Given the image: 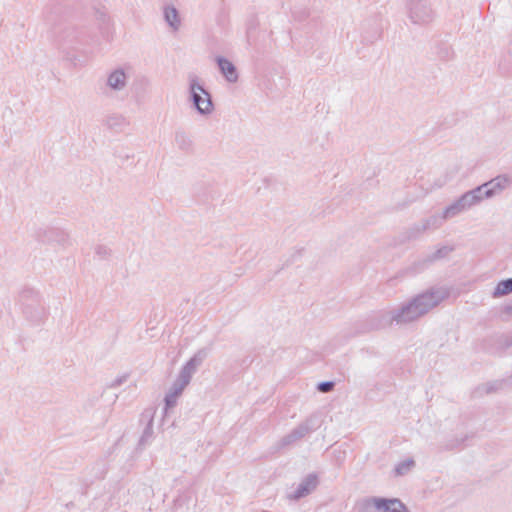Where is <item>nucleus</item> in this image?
Instances as JSON below:
<instances>
[{
    "instance_id": "1",
    "label": "nucleus",
    "mask_w": 512,
    "mask_h": 512,
    "mask_svg": "<svg viewBox=\"0 0 512 512\" xmlns=\"http://www.w3.org/2000/svg\"><path fill=\"white\" fill-rule=\"evenodd\" d=\"M437 291H426L411 298L398 308L390 311H380L370 316L361 329V333L383 329L392 324L404 325L416 321L428 313L442 301Z\"/></svg>"
},
{
    "instance_id": "2",
    "label": "nucleus",
    "mask_w": 512,
    "mask_h": 512,
    "mask_svg": "<svg viewBox=\"0 0 512 512\" xmlns=\"http://www.w3.org/2000/svg\"><path fill=\"white\" fill-rule=\"evenodd\" d=\"M19 304L25 318L33 324L41 323L46 317V309L38 291L26 287L19 294Z\"/></svg>"
},
{
    "instance_id": "3",
    "label": "nucleus",
    "mask_w": 512,
    "mask_h": 512,
    "mask_svg": "<svg viewBox=\"0 0 512 512\" xmlns=\"http://www.w3.org/2000/svg\"><path fill=\"white\" fill-rule=\"evenodd\" d=\"M189 100L200 115H210L214 110L211 94L194 74L189 75Z\"/></svg>"
},
{
    "instance_id": "4",
    "label": "nucleus",
    "mask_w": 512,
    "mask_h": 512,
    "mask_svg": "<svg viewBox=\"0 0 512 512\" xmlns=\"http://www.w3.org/2000/svg\"><path fill=\"white\" fill-rule=\"evenodd\" d=\"M360 512H409L398 498L369 497L360 504Z\"/></svg>"
},
{
    "instance_id": "5",
    "label": "nucleus",
    "mask_w": 512,
    "mask_h": 512,
    "mask_svg": "<svg viewBox=\"0 0 512 512\" xmlns=\"http://www.w3.org/2000/svg\"><path fill=\"white\" fill-rule=\"evenodd\" d=\"M318 428L317 420L315 416L308 417L305 421L295 427L290 433L283 436L275 445V451L291 447L298 441L303 439L306 435L315 431Z\"/></svg>"
},
{
    "instance_id": "6",
    "label": "nucleus",
    "mask_w": 512,
    "mask_h": 512,
    "mask_svg": "<svg viewBox=\"0 0 512 512\" xmlns=\"http://www.w3.org/2000/svg\"><path fill=\"white\" fill-rule=\"evenodd\" d=\"M478 197L479 196H477V193L473 189L463 193L443 210L441 218L443 220L454 218L480 204L481 202Z\"/></svg>"
},
{
    "instance_id": "7",
    "label": "nucleus",
    "mask_w": 512,
    "mask_h": 512,
    "mask_svg": "<svg viewBox=\"0 0 512 512\" xmlns=\"http://www.w3.org/2000/svg\"><path fill=\"white\" fill-rule=\"evenodd\" d=\"M510 184V177L506 174H501L481 185H478L473 188V190L477 193V196H479V201L482 202L484 199H490L499 195L506 190Z\"/></svg>"
},
{
    "instance_id": "8",
    "label": "nucleus",
    "mask_w": 512,
    "mask_h": 512,
    "mask_svg": "<svg viewBox=\"0 0 512 512\" xmlns=\"http://www.w3.org/2000/svg\"><path fill=\"white\" fill-rule=\"evenodd\" d=\"M406 9L414 24H427L433 20L434 12L427 0H407Z\"/></svg>"
},
{
    "instance_id": "9",
    "label": "nucleus",
    "mask_w": 512,
    "mask_h": 512,
    "mask_svg": "<svg viewBox=\"0 0 512 512\" xmlns=\"http://www.w3.org/2000/svg\"><path fill=\"white\" fill-rule=\"evenodd\" d=\"M384 19L380 13H375L363 22V40L367 43H373L378 40L384 29Z\"/></svg>"
},
{
    "instance_id": "10",
    "label": "nucleus",
    "mask_w": 512,
    "mask_h": 512,
    "mask_svg": "<svg viewBox=\"0 0 512 512\" xmlns=\"http://www.w3.org/2000/svg\"><path fill=\"white\" fill-rule=\"evenodd\" d=\"M318 477L316 474L311 473L302 479L298 484L295 491L289 494V499L298 501L309 494H311L318 486Z\"/></svg>"
},
{
    "instance_id": "11",
    "label": "nucleus",
    "mask_w": 512,
    "mask_h": 512,
    "mask_svg": "<svg viewBox=\"0 0 512 512\" xmlns=\"http://www.w3.org/2000/svg\"><path fill=\"white\" fill-rule=\"evenodd\" d=\"M210 349L205 347L199 349L181 368L179 374L191 380L192 376L197 371L198 367L202 365L204 360L208 357Z\"/></svg>"
},
{
    "instance_id": "12",
    "label": "nucleus",
    "mask_w": 512,
    "mask_h": 512,
    "mask_svg": "<svg viewBox=\"0 0 512 512\" xmlns=\"http://www.w3.org/2000/svg\"><path fill=\"white\" fill-rule=\"evenodd\" d=\"M454 249H455V247L450 246V245L441 246L435 252L416 261L414 263L415 268L418 271H422V270L426 269L427 267H429L434 262L445 259L451 252L454 251Z\"/></svg>"
},
{
    "instance_id": "13",
    "label": "nucleus",
    "mask_w": 512,
    "mask_h": 512,
    "mask_svg": "<svg viewBox=\"0 0 512 512\" xmlns=\"http://www.w3.org/2000/svg\"><path fill=\"white\" fill-rule=\"evenodd\" d=\"M67 234L59 228H44L39 229L36 238L42 243H58L64 244L67 240Z\"/></svg>"
},
{
    "instance_id": "14",
    "label": "nucleus",
    "mask_w": 512,
    "mask_h": 512,
    "mask_svg": "<svg viewBox=\"0 0 512 512\" xmlns=\"http://www.w3.org/2000/svg\"><path fill=\"white\" fill-rule=\"evenodd\" d=\"M215 62L220 73L223 75L227 82L236 83L238 81V71L233 62L224 56H217L215 58Z\"/></svg>"
},
{
    "instance_id": "15",
    "label": "nucleus",
    "mask_w": 512,
    "mask_h": 512,
    "mask_svg": "<svg viewBox=\"0 0 512 512\" xmlns=\"http://www.w3.org/2000/svg\"><path fill=\"white\" fill-rule=\"evenodd\" d=\"M128 77L122 68L113 70L107 77V86L114 91H121L127 85Z\"/></svg>"
},
{
    "instance_id": "16",
    "label": "nucleus",
    "mask_w": 512,
    "mask_h": 512,
    "mask_svg": "<svg viewBox=\"0 0 512 512\" xmlns=\"http://www.w3.org/2000/svg\"><path fill=\"white\" fill-rule=\"evenodd\" d=\"M431 227H434V228L438 227V218L436 216H431V217L423 220L421 223L413 225L408 230L407 238L409 240L416 239L420 234H422L423 232H425L426 230H428Z\"/></svg>"
},
{
    "instance_id": "17",
    "label": "nucleus",
    "mask_w": 512,
    "mask_h": 512,
    "mask_svg": "<svg viewBox=\"0 0 512 512\" xmlns=\"http://www.w3.org/2000/svg\"><path fill=\"white\" fill-rule=\"evenodd\" d=\"M175 144L178 149L186 154L194 152V142L191 136L182 129H178L175 132Z\"/></svg>"
},
{
    "instance_id": "18",
    "label": "nucleus",
    "mask_w": 512,
    "mask_h": 512,
    "mask_svg": "<svg viewBox=\"0 0 512 512\" xmlns=\"http://www.w3.org/2000/svg\"><path fill=\"white\" fill-rule=\"evenodd\" d=\"M163 17L167 25L177 31L181 25V18L178 9L171 4L165 5L163 8Z\"/></svg>"
},
{
    "instance_id": "19",
    "label": "nucleus",
    "mask_w": 512,
    "mask_h": 512,
    "mask_svg": "<svg viewBox=\"0 0 512 512\" xmlns=\"http://www.w3.org/2000/svg\"><path fill=\"white\" fill-rule=\"evenodd\" d=\"M143 417H147L148 423L146 424L142 435L138 441V449L143 450L148 444H150L153 438V416L151 414L144 413Z\"/></svg>"
},
{
    "instance_id": "20",
    "label": "nucleus",
    "mask_w": 512,
    "mask_h": 512,
    "mask_svg": "<svg viewBox=\"0 0 512 512\" xmlns=\"http://www.w3.org/2000/svg\"><path fill=\"white\" fill-rule=\"evenodd\" d=\"M127 124L126 118L120 114H111L105 119V125L114 131L122 130Z\"/></svg>"
},
{
    "instance_id": "21",
    "label": "nucleus",
    "mask_w": 512,
    "mask_h": 512,
    "mask_svg": "<svg viewBox=\"0 0 512 512\" xmlns=\"http://www.w3.org/2000/svg\"><path fill=\"white\" fill-rule=\"evenodd\" d=\"M511 293H512V277L499 281L492 292V297L500 298L502 296H505V295H508Z\"/></svg>"
},
{
    "instance_id": "22",
    "label": "nucleus",
    "mask_w": 512,
    "mask_h": 512,
    "mask_svg": "<svg viewBox=\"0 0 512 512\" xmlns=\"http://www.w3.org/2000/svg\"><path fill=\"white\" fill-rule=\"evenodd\" d=\"M180 396H181V394L176 392L172 388H170L169 392L166 393V395L164 397V408H163L164 417L168 416L169 411L172 410L176 406L177 400Z\"/></svg>"
},
{
    "instance_id": "23",
    "label": "nucleus",
    "mask_w": 512,
    "mask_h": 512,
    "mask_svg": "<svg viewBox=\"0 0 512 512\" xmlns=\"http://www.w3.org/2000/svg\"><path fill=\"white\" fill-rule=\"evenodd\" d=\"M415 466V461L412 458H408L398 463L395 467V474L398 476L405 475Z\"/></svg>"
},
{
    "instance_id": "24",
    "label": "nucleus",
    "mask_w": 512,
    "mask_h": 512,
    "mask_svg": "<svg viewBox=\"0 0 512 512\" xmlns=\"http://www.w3.org/2000/svg\"><path fill=\"white\" fill-rule=\"evenodd\" d=\"M453 50L448 44H441L437 49V56L443 61H449L453 58Z\"/></svg>"
},
{
    "instance_id": "25",
    "label": "nucleus",
    "mask_w": 512,
    "mask_h": 512,
    "mask_svg": "<svg viewBox=\"0 0 512 512\" xmlns=\"http://www.w3.org/2000/svg\"><path fill=\"white\" fill-rule=\"evenodd\" d=\"M191 380L186 378L185 376H182L181 374L178 375L177 379L173 382L171 388L175 390L176 392L182 394L185 387L190 383Z\"/></svg>"
},
{
    "instance_id": "26",
    "label": "nucleus",
    "mask_w": 512,
    "mask_h": 512,
    "mask_svg": "<svg viewBox=\"0 0 512 512\" xmlns=\"http://www.w3.org/2000/svg\"><path fill=\"white\" fill-rule=\"evenodd\" d=\"M95 19L97 20L100 26H103L108 24L110 18L108 13L104 9H96Z\"/></svg>"
},
{
    "instance_id": "27",
    "label": "nucleus",
    "mask_w": 512,
    "mask_h": 512,
    "mask_svg": "<svg viewBox=\"0 0 512 512\" xmlns=\"http://www.w3.org/2000/svg\"><path fill=\"white\" fill-rule=\"evenodd\" d=\"M510 66H512V47L508 50L507 56L499 63V67L506 73H510Z\"/></svg>"
},
{
    "instance_id": "28",
    "label": "nucleus",
    "mask_w": 512,
    "mask_h": 512,
    "mask_svg": "<svg viewBox=\"0 0 512 512\" xmlns=\"http://www.w3.org/2000/svg\"><path fill=\"white\" fill-rule=\"evenodd\" d=\"M335 383L333 381H322L317 384V390L322 393H327L333 390Z\"/></svg>"
},
{
    "instance_id": "29",
    "label": "nucleus",
    "mask_w": 512,
    "mask_h": 512,
    "mask_svg": "<svg viewBox=\"0 0 512 512\" xmlns=\"http://www.w3.org/2000/svg\"><path fill=\"white\" fill-rule=\"evenodd\" d=\"M95 253L100 259H104L110 255V249L104 245H98L95 248Z\"/></svg>"
},
{
    "instance_id": "30",
    "label": "nucleus",
    "mask_w": 512,
    "mask_h": 512,
    "mask_svg": "<svg viewBox=\"0 0 512 512\" xmlns=\"http://www.w3.org/2000/svg\"><path fill=\"white\" fill-rule=\"evenodd\" d=\"M292 14L296 20L303 21L309 16V11L306 9H302V10L295 9V10H293Z\"/></svg>"
},
{
    "instance_id": "31",
    "label": "nucleus",
    "mask_w": 512,
    "mask_h": 512,
    "mask_svg": "<svg viewBox=\"0 0 512 512\" xmlns=\"http://www.w3.org/2000/svg\"><path fill=\"white\" fill-rule=\"evenodd\" d=\"M127 375L124 374L122 376H119L117 377L115 380H113L111 382V384L109 385L110 388H117L119 386H121L123 383H125L127 381Z\"/></svg>"
},
{
    "instance_id": "32",
    "label": "nucleus",
    "mask_w": 512,
    "mask_h": 512,
    "mask_svg": "<svg viewBox=\"0 0 512 512\" xmlns=\"http://www.w3.org/2000/svg\"><path fill=\"white\" fill-rule=\"evenodd\" d=\"M498 342L501 344L504 348H509L512 345V339L508 336L501 335L498 337Z\"/></svg>"
},
{
    "instance_id": "33",
    "label": "nucleus",
    "mask_w": 512,
    "mask_h": 512,
    "mask_svg": "<svg viewBox=\"0 0 512 512\" xmlns=\"http://www.w3.org/2000/svg\"><path fill=\"white\" fill-rule=\"evenodd\" d=\"M501 316H512V301L510 303L505 304L501 308Z\"/></svg>"
},
{
    "instance_id": "34",
    "label": "nucleus",
    "mask_w": 512,
    "mask_h": 512,
    "mask_svg": "<svg viewBox=\"0 0 512 512\" xmlns=\"http://www.w3.org/2000/svg\"><path fill=\"white\" fill-rule=\"evenodd\" d=\"M500 385L501 383L498 382L488 383L483 387V389H485L486 393H491L496 391Z\"/></svg>"
},
{
    "instance_id": "35",
    "label": "nucleus",
    "mask_w": 512,
    "mask_h": 512,
    "mask_svg": "<svg viewBox=\"0 0 512 512\" xmlns=\"http://www.w3.org/2000/svg\"><path fill=\"white\" fill-rule=\"evenodd\" d=\"M465 439H455L453 440L450 444H447L445 446L446 449H449V450H452L458 446H460L463 442H464Z\"/></svg>"
},
{
    "instance_id": "36",
    "label": "nucleus",
    "mask_w": 512,
    "mask_h": 512,
    "mask_svg": "<svg viewBox=\"0 0 512 512\" xmlns=\"http://www.w3.org/2000/svg\"><path fill=\"white\" fill-rule=\"evenodd\" d=\"M76 39V36L74 35V32L71 33H65L62 35V40L67 43H72Z\"/></svg>"
},
{
    "instance_id": "37",
    "label": "nucleus",
    "mask_w": 512,
    "mask_h": 512,
    "mask_svg": "<svg viewBox=\"0 0 512 512\" xmlns=\"http://www.w3.org/2000/svg\"><path fill=\"white\" fill-rule=\"evenodd\" d=\"M187 497H178L176 500H175V506H181L183 505L186 501H187Z\"/></svg>"
},
{
    "instance_id": "38",
    "label": "nucleus",
    "mask_w": 512,
    "mask_h": 512,
    "mask_svg": "<svg viewBox=\"0 0 512 512\" xmlns=\"http://www.w3.org/2000/svg\"><path fill=\"white\" fill-rule=\"evenodd\" d=\"M251 35H252V27H249L247 29V42H248L249 45L252 44V42H251Z\"/></svg>"
}]
</instances>
